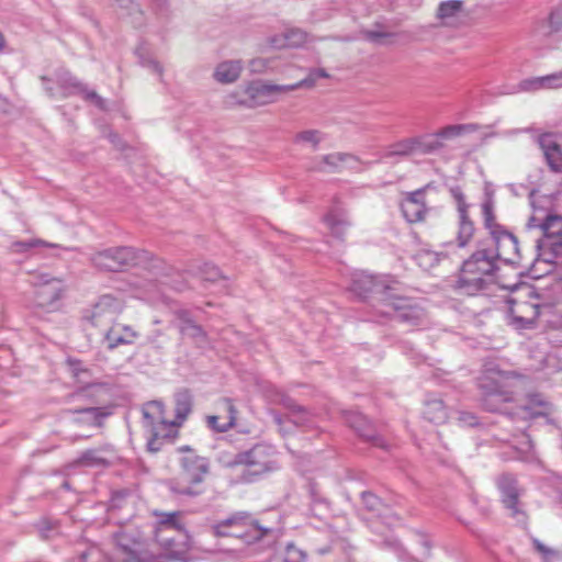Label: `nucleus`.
Instances as JSON below:
<instances>
[{
    "mask_svg": "<svg viewBox=\"0 0 562 562\" xmlns=\"http://www.w3.org/2000/svg\"><path fill=\"white\" fill-rule=\"evenodd\" d=\"M507 323L516 330L533 329L538 322L553 329H562V311L543 302L531 285L519 288L508 301Z\"/></svg>",
    "mask_w": 562,
    "mask_h": 562,
    "instance_id": "obj_1",
    "label": "nucleus"
},
{
    "mask_svg": "<svg viewBox=\"0 0 562 562\" xmlns=\"http://www.w3.org/2000/svg\"><path fill=\"white\" fill-rule=\"evenodd\" d=\"M212 536L216 538H231L238 540L254 551H261L278 538L274 528L260 524L249 512H234L229 516L218 519L210 525Z\"/></svg>",
    "mask_w": 562,
    "mask_h": 562,
    "instance_id": "obj_2",
    "label": "nucleus"
},
{
    "mask_svg": "<svg viewBox=\"0 0 562 562\" xmlns=\"http://www.w3.org/2000/svg\"><path fill=\"white\" fill-rule=\"evenodd\" d=\"M179 458L178 474L168 480L166 486L173 495L194 497L204 492L203 483L210 473V461L207 458L198 454L189 446H181L178 449Z\"/></svg>",
    "mask_w": 562,
    "mask_h": 562,
    "instance_id": "obj_3",
    "label": "nucleus"
},
{
    "mask_svg": "<svg viewBox=\"0 0 562 562\" xmlns=\"http://www.w3.org/2000/svg\"><path fill=\"white\" fill-rule=\"evenodd\" d=\"M497 262L492 248H479L463 261L453 289L462 295L481 294L492 282Z\"/></svg>",
    "mask_w": 562,
    "mask_h": 562,
    "instance_id": "obj_4",
    "label": "nucleus"
},
{
    "mask_svg": "<svg viewBox=\"0 0 562 562\" xmlns=\"http://www.w3.org/2000/svg\"><path fill=\"white\" fill-rule=\"evenodd\" d=\"M228 464L231 467H244L241 480L250 483L280 469V452L271 443L259 442L236 453Z\"/></svg>",
    "mask_w": 562,
    "mask_h": 562,
    "instance_id": "obj_5",
    "label": "nucleus"
},
{
    "mask_svg": "<svg viewBox=\"0 0 562 562\" xmlns=\"http://www.w3.org/2000/svg\"><path fill=\"white\" fill-rule=\"evenodd\" d=\"M536 193L532 192L531 204L533 215L530 217V226L539 227L542 231V238L539 241V248L548 256L544 260L553 262L555 258L562 256V216L546 213L544 210L537 206L535 201Z\"/></svg>",
    "mask_w": 562,
    "mask_h": 562,
    "instance_id": "obj_6",
    "label": "nucleus"
},
{
    "mask_svg": "<svg viewBox=\"0 0 562 562\" xmlns=\"http://www.w3.org/2000/svg\"><path fill=\"white\" fill-rule=\"evenodd\" d=\"M299 85H273L261 81L249 83L244 89V97L235 99L236 94H231L229 103L239 104L247 108L262 106L279 101L281 95L294 91Z\"/></svg>",
    "mask_w": 562,
    "mask_h": 562,
    "instance_id": "obj_7",
    "label": "nucleus"
},
{
    "mask_svg": "<svg viewBox=\"0 0 562 562\" xmlns=\"http://www.w3.org/2000/svg\"><path fill=\"white\" fill-rule=\"evenodd\" d=\"M382 305L376 306V312L382 316L401 323L420 325L425 318V311L412 299L400 296L391 291L385 293Z\"/></svg>",
    "mask_w": 562,
    "mask_h": 562,
    "instance_id": "obj_8",
    "label": "nucleus"
},
{
    "mask_svg": "<svg viewBox=\"0 0 562 562\" xmlns=\"http://www.w3.org/2000/svg\"><path fill=\"white\" fill-rule=\"evenodd\" d=\"M31 284L35 288L33 308L44 312H53L58 307L65 291L60 279L49 277L46 273L34 274Z\"/></svg>",
    "mask_w": 562,
    "mask_h": 562,
    "instance_id": "obj_9",
    "label": "nucleus"
},
{
    "mask_svg": "<svg viewBox=\"0 0 562 562\" xmlns=\"http://www.w3.org/2000/svg\"><path fill=\"white\" fill-rule=\"evenodd\" d=\"M144 426L151 432L147 441V449L150 452L161 450L162 441L168 434H161L160 428H166L167 420L165 418V405L159 401H151L144 405L143 409Z\"/></svg>",
    "mask_w": 562,
    "mask_h": 562,
    "instance_id": "obj_10",
    "label": "nucleus"
},
{
    "mask_svg": "<svg viewBox=\"0 0 562 562\" xmlns=\"http://www.w3.org/2000/svg\"><path fill=\"white\" fill-rule=\"evenodd\" d=\"M138 252L132 247H113L93 254L90 258L94 267L104 271H119L136 265Z\"/></svg>",
    "mask_w": 562,
    "mask_h": 562,
    "instance_id": "obj_11",
    "label": "nucleus"
},
{
    "mask_svg": "<svg viewBox=\"0 0 562 562\" xmlns=\"http://www.w3.org/2000/svg\"><path fill=\"white\" fill-rule=\"evenodd\" d=\"M123 311V304L112 295H102L93 305L87 318L102 330L116 322Z\"/></svg>",
    "mask_w": 562,
    "mask_h": 562,
    "instance_id": "obj_12",
    "label": "nucleus"
},
{
    "mask_svg": "<svg viewBox=\"0 0 562 562\" xmlns=\"http://www.w3.org/2000/svg\"><path fill=\"white\" fill-rule=\"evenodd\" d=\"M452 198L457 202L458 211V229H457V245L459 248L467 247L472 240L475 232L474 223L469 216V204L460 187L450 189Z\"/></svg>",
    "mask_w": 562,
    "mask_h": 562,
    "instance_id": "obj_13",
    "label": "nucleus"
},
{
    "mask_svg": "<svg viewBox=\"0 0 562 562\" xmlns=\"http://www.w3.org/2000/svg\"><path fill=\"white\" fill-rule=\"evenodd\" d=\"M429 188L430 184H426L413 192L405 193L401 202V211L408 223L414 224L425 221L430 210L425 202V193Z\"/></svg>",
    "mask_w": 562,
    "mask_h": 562,
    "instance_id": "obj_14",
    "label": "nucleus"
},
{
    "mask_svg": "<svg viewBox=\"0 0 562 562\" xmlns=\"http://www.w3.org/2000/svg\"><path fill=\"white\" fill-rule=\"evenodd\" d=\"M494 248V259L503 260L506 263L517 265L520 259L518 239L515 235L503 229L492 236Z\"/></svg>",
    "mask_w": 562,
    "mask_h": 562,
    "instance_id": "obj_15",
    "label": "nucleus"
},
{
    "mask_svg": "<svg viewBox=\"0 0 562 562\" xmlns=\"http://www.w3.org/2000/svg\"><path fill=\"white\" fill-rule=\"evenodd\" d=\"M357 162L355 156L345 153H331L315 157L308 170L326 173L341 172L346 168L352 167Z\"/></svg>",
    "mask_w": 562,
    "mask_h": 562,
    "instance_id": "obj_16",
    "label": "nucleus"
},
{
    "mask_svg": "<svg viewBox=\"0 0 562 562\" xmlns=\"http://www.w3.org/2000/svg\"><path fill=\"white\" fill-rule=\"evenodd\" d=\"M351 290L361 297H364L369 293L379 295V305H382V300L385 297V293L390 294L395 289L376 277L367 272L357 273L352 280Z\"/></svg>",
    "mask_w": 562,
    "mask_h": 562,
    "instance_id": "obj_17",
    "label": "nucleus"
},
{
    "mask_svg": "<svg viewBox=\"0 0 562 562\" xmlns=\"http://www.w3.org/2000/svg\"><path fill=\"white\" fill-rule=\"evenodd\" d=\"M488 376H480L477 385L482 391V407L487 412H501L502 405L513 400L509 392L504 391L502 385L493 381V386L487 385Z\"/></svg>",
    "mask_w": 562,
    "mask_h": 562,
    "instance_id": "obj_18",
    "label": "nucleus"
},
{
    "mask_svg": "<svg viewBox=\"0 0 562 562\" xmlns=\"http://www.w3.org/2000/svg\"><path fill=\"white\" fill-rule=\"evenodd\" d=\"M114 540L117 548L125 555L123 562H147L148 554L144 550L143 543L135 537H132L126 531H121L114 535Z\"/></svg>",
    "mask_w": 562,
    "mask_h": 562,
    "instance_id": "obj_19",
    "label": "nucleus"
},
{
    "mask_svg": "<svg viewBox=\"0 0 562 562\" xmlns=\"http://www.w3.org/2000/svg\"><path fill=\"white\" fill-rule=\"evenodd\" d=\"M102 335L103 340L110 350L122 345H132L138 337V333L131 326L117 322L103 329Z\"/></svg>",
    "mask_w": 562,
    "mask_h": 562,
    "instance_id": "obj_20",
    "label": "nucleus"
},
{
    "mask_svg": "<svg viewBox=\"0 0 562 562\" xmlns=\"http://www.w3.org/2000/svg\"><path fill=\"white\" fill-rule=\"evenodd\" d=\"M498 487L502 494V502L505 507L512 512V516L518 519L519 516L524 517V513L518 507L519 491L516 477L512 474L501 475L498 479Z\"/></svg>",
    "mask_w": 562,
    "mask_h": 562,
    "instance_id": "obj_21",
    "label": "nucleus"
},
{
    "mask_svg": "<svg viewBox=\"0 0 562 562\" xmlns=\"http://www.w3.org/2000/svg\"><path fill=\"white\" fill-rule=\"evenodd\" d=\"M538 144L543 153L547 165L555 173H562V148L551 133L541 134Z\"/></svg>",
    "mask_w": 562,
    "mask_h": 562,
    "instance_id": "obj_22",
    "label": "nucleus"
},
{
    "mask_svg": "<svg viewBox=\"0 0 562 562\" xmlns=\"http://www.w3.org/2000/svg\"><path fill=\"white\" fill-rule=\"evenodd\" d=\"M273 419L279 426L280 432L283 435L289 434L290 429L284 427L285 424H292L294 426L312 428L314 426L312 415L302 406L294 405L291 409V414L283 419L280 415L274 414Z\"/></svg>",
    "mask_w": 562,
    "mask_h": 562,
    "instance_id": "obj_23",
    "label": "nucleus"
},
{
    "mask_svg": "<svg viewBox=\"0 0 562 562\" xmlns=\"http://www.w3.org/2000/svg\"><path fill=\"white\" fill-rule=\"evenodd\" d=\"M443 246L446 250L440 252L429 249H422L418 251L415 256L417 265L423 269H430L438 265L442 257H447L453 254L454 250L460 249L457 245V240L446 243Z\"/></svg>",
    "mask_w": 562,
    "mask_h": 562,
    "instance_id": "obj_24",
    "label": "nucleus"
},
{
    "mask_svg": "<svg viewBox=\"0 0 562 562\" xmlns=\"http://www.w3.org/2000/svg\"><path fill=\"white\" fill-rule=\"evenodd\" d=\"M59 83L65 90V93L80 92L87 100H92L100 109L104 108V101L94 91H88L83 85L69 74H64L59 77Z\"/></svg>",
    "mask_w": 562,
    "mask_h": 562,
    "instance_id": "obj_25",
    "label": "nucleus"
},
{
    "mask_svg": "<svg viewBox=\"0 0 562 562\" xmlns=\"http://www.w3.org/2000/svg\"><path fill=\"white\" fill-rule=\"evenodd\" d=\"M463 15V2L461 0H448L439 4L437 16L445 25H454Z\"/></svg>",
    "mask_w": 562,
    "mask_h": 562,
    "instance_id": "obj_26",
    "label": "nucleus"
},
{
    "mask_svg": "<svg viewBox=\"0 0 562 562\" xmlns=\"http://www.w3.org/2000/svg\"><path fill=\"white\" fill-rule=\"evenodd\" d=\"M551 409V404L538 393L529 394L527 403L522 406V411L531 418L548 416Z\"/></svg>",
    "mask_w": 562,
    "mask_h": 562,
    "instance_id": "obj_27",
    "label": "nucleus"
},
{
    "mask_svg": "<svg viewBox=\"0 0 562 562\" xmlns=\"http://www.w3.org/2000/svg\"><path fill=\"white\" fill-rule=\"evenodd\" d=\"M243 69L240 60H226L217 65L214 78L221 83H232L238 79Z\"/></svg>",
    "mask_w": 562,
    "mask_h": 562,
    "instance_id": "obj_28",
    "label": "nucleus"
},
{
    "mask_svg": "<svg viewBox=\"0 0 562 562\" xmlns=\"http://www.w3.org/2000/svg\"><path fill=\"white\" fill-rule=\"evenodd\" d=\"M424 417L434 424H442L448 418V411L441 398L428 397L425 401Z\"/></svg>",
    "mask_w": 562,
    "mask_h": 562,
    "instance_id": "obj_29",
    "label": "nucleus"
},
{
    "mask_svg": "<svg viewBox=\"0 0 562 562\" xmlns=\"http://www.w3.org/2000/svg\"><path fill=\"white\" fill-rule=\"evenodd\" d=\"M224 404L228 413V418L226 422L220 423V417L216 415H211L206 417L207 427L216 432H226L236 424V408L233 402L226 398L224 400Z\"/></svg>",
    "mask_w": 562,
    "mask_h": 562,
    "instance_id": "obj_30",
    "label": "nucleus"
},
{
    "mask_svg": "<svg viewBox=\"0 0 562 562\" xmlns=\"http://www.w3.org/2000/svg\"><path fill=\"white\" fill-rule=\"evenodd\" d=\"M476 131H479L477 124L462 123L443 126L442 128L438 130L437 133L439 135L440 142L445 144L447 140H451L465 134L474 133Z\"/></svg>",
    "mask_w": 562,
    "mask_h": 562,
    "instance_id": "obj_31",
    "label": "nucleus"
},
{
    "mask_svg": "<svg viewBox=\"0 0 562 562\" xmlns=\"http://www.w3.org/2000/svg\"><path fill=\"white\" fill-rule=\"evenodd\" d=\"M176 316L179 319V329L181 334L192 338H204L205 331L198 325L191 317L188 311L179 310L176 312Z\"/></svg>",
    "mask_w": 562,
    "mask_h": 562,
    "instance_id": "obj_32",
    "label": "nucleus"
},
{
    "mask_svg": "<svg viewBox=\"0 0 562 562\" xmlns=\"http://www.w3.org/2000/svg\"><path fill=\"white\" fill-rule=\"evenodd\" d=\"M307 42V33L300 29H290L284 32L282 38H274L272 45L282 47H300Z\"/></svg>",
    "mask_w": 562,
    "mask_h": 562,
    "instance_id": "obj_33",
    "label": "nucleus"
},
{
    "mask_svg": "<svg viewBox=\"0 0 562 562\" xmlns=\"http://www.w3.org/2000/svg\"><path fill=\"white\" fill-rule=\"evenodd\" d=\"M192 408V398L191 395L186 392H180L176 396V420L173 422H167L168 427H175L177 425H181L183 420L188 417V415L191 413Z\"/></svg>",
    "mask_w": 562,
    "mask_h": 562,
    "instance_id": "obj_34",
    "label": "nucleus"
},
{
    "mask_svg": "<svg viewBox=\"0 0 562 562\" xmlns=\"http://www.w3.org/2000/svg\"><path fill=\"white\" fill-rule=\"evenodd\" d=\"M414 138L417 154H431L443 147L437 132L423 134Z\"/></svg>",
    "mask_w": 562,
    "mask_h": 562,
    "instance_id": "obj_35",
    "label": "nucleus"
},
{
    "mask_svg": "<svg viewBox=\"0 0 562 562\" xmlns=\"http://www.w3.org/2000/svg\"><path fill=\"white\" fill-rule=\"evenodd\" d=\"M416 153L415 138L408 137L391 144L383 154L384 158L407 157Z\"/></svg>",
    "mask_w": 562,
    "mask_h": 562,
    "instance_id": "obj_36",
    "label": "nucleus"
},
{
    "mask_svg": "<svg viewBox=\"0 0 562 562\" xmlns=\"http://www.w3.org/2000/svg\"><path fill=\"white\" fill-rule=\"evenodd\" d=\"M481 207L484 227L490 232L491 236H494L497 233L499 234V232L505 229L502 225H499L496 222L494 212V201L491 196L484 200Z\"/></svg>",
    "mask_w": 562,
    "mask_h": 562,
    "instance_id": "obj_37",
    "label": "nucleus"
},
{
    "mask_svg": "<svg viewBox=\"0 0 562 562\" xmlns=\"http://www.w3.org/2000/svg\"><path fill=\"white\" fill-rule=\"evenodd\" d=\"M346 420L358 432L359 436L368 440L374 439L370 423L361 413L350 412L346 415Z\"/></svg>",
    "mask_w": 562,
    "mask_h": 562,
    "instance_id": "obj_38",
    "label": "nucleus"
},
{
    "mask_svg": "<svg viewBox=\"0 0 562 562\" xmlns=\"http://www.w3.org/2000/svg\"><path fill=\"white\" fill-rule=\"evenodd\" d=\"M325 138L326 135L319 130H305L294 135L293 143L310 146L313 150H316Z\"/></svg>",
    "mask_w": 562,
    "mask_h": 562,
    "instance_id": "obj_39",
    "label": "nucleus"
},
{
    "mask_svg": "<svg viewBox=\"0 0 562 562\" xmlns=\"http://www.w3.org/2000/svg\"><path fill=\"white\" fill-rule=\"evenodd\" d=\"M326 225L336 237L340 238L346 232V228L350 225L346 214L344 212H329L324 218Z\"/></svg>",
    "mask_w": 562,
    "mask_h": 562,
    "instance_id": "obj_40",
    "label": "nucleus"
},
{
    "mask_svg": "<svg viewBox=\"0 0 562 562\" xmlns=\"http://www.w3.org/2000/svg\"><path fill=\"white\" fill-rule=\"evenodd\" d=\"M155 516L157 517V522L160 529H170L176 531H182L184 529L183 524L180 521V512H156Z\"/></svg>",
    "mask_w": 562,
    "mask_h": 562,
    "instance_id": "obj_41",
    "label": "nucleus"
},
{
    "mask_svg": "<svg viewBox=\"0 0 562 562\" xmlns=\"http://www.w3.org/2000/svg\"><path fill=\"white\" fill-rule=\"evenodd\" d=\"M135 54L137 55V57L139 59V64L143 67L148 68L149 70H151L153 72L158 75V77L160 79L162 78V67H161V65L157 60L153 59L148 55V50H147V48H146V46L144 44H140L135 49Z\"/></svg>",
    "mask_w": 562,
    "mask_h": 562,
    "instance_id": "obj_42",
    "label": "nucleus"
},
{
    "mask_svg": "<svg viewBox=\"0 0 562 562\" xmlns=\"http://www.w3.org/2000/svg\"><path fill=\"white\" fill-rule=\"evenodd\" d=\"M541 90H547L544 76L522 79L517 86V91L519 92H537Z\"/></svg>",
    "mask_w": 562,
    "mask_h": 562,
    "instance_id": "obj_43",
    "label": "nucleus"
},
{
    "mask_svg": "<svg viewBox=\"0 0 562 562\" xmlns=\"http://www.w3.org/2000/svg\"><path fill=\"white\" fill-rule=\"evenodd\" d=\"M198 276L201 281L216 282L222 279V273L217 267L211 263H204L199 268Z\"/></svg>",
    "mask_w": 562,
    "mask_h": 562,
    "instance_id": "obj_44",
    "label": "nucleus"
},
{
    "mask_svg": "<svg viewBox=\"0 0 562 562\" xmlns=\"http://www.w3.org/2000/svg\"><path fill=\"white\" fill-rule=\"evenodd\" d=\"M306 553L293 543L285 547L283 562H306Z\"/></svg>",
    "mask_w": 562,
    "mask_h": 562,
    "instance_id": "obj_45",
    "label": "nucleus"
},
{
    "mask_svg": "<svg viewBox=\"0 0 562 562\" xmlns=\"http://www.w3.org/2000/svg\"><path fill=\"white\" fill-rule=\"evenodd\" d=\"M42 245L50 246V247L56 246V245L47 244L42 239H29V240L15 241L12 244L11 247L14 252L24 254V252H27L29 250H31L35 247L42 246Z\"/></svg>",
    "mask_w": 562,
    "mask_h": 562,
    "instance_id": "obj_46",
    "label": "nucleus"
},
{
    "mask_svg": "<svg viewBox=\"0 0 562 562\" xmlns=\"http://www.w3.org/2000/svg\"><path fill=\"white\" fill-rule=\"evenodd\" d=\"M79 460L82 464L90 467L105 464V459L100 456L97 449H88L83 451Z\"/></svg>",
    "mask_w": 562,
    "mask_h": 562,
    "instance_id": "obj_47",
    "label": "nucleus"
},
{
    "mask_svg": "<svg viewBox=\"0 0 562 562\" xmlns=\"http://www.w3.org/2000/svg\"><path fill=\"white\" fill-rule=\"evenodd\" d=\"M328 74L324 69H313L310 71L308 76L304 79L295 82L294 85H299V88H311L315 85V82L321 78H327Z\"/></svg>",
    "mask_w": 562,
    "mask_h": 562,
    "instance_id": "obj_48",
    "label": "nucleus"
},
{
    "mask_svg": "<svg viewBox=\"0 0 562 562\" xmlns=\"http://www.w3.org/2000/svg\"><path fill=\"white\" fill-rule=\"evenodd\" d=\"M269 58L258 57L250 60L249 68L251 72L261 74L273 68Z\"/></svg>",
    "mask_w": 562,
    "mask_h": 562,
    "instance_id": "obj_49",
    "label": "nucleus"
},
{
    "mask_svg": "<svg viewBox=\"0 0 562 562\" xmlns=\"http://www.w3.org/2000/svg\"><path fill=\"white\" fill-rule=\"evenodd\" d=\"M547 90L562 89V70L544 75Z\"/></svg>",
    "mask_w": 562,
    "mask_h": 562,
    "instance_id": "obj_50",
    "label": "nucleus"
},
{
    "mask_svg": "<svg viewBox=\"0 0 562 562\" xmlns=\"http://www.w3.org/2000/svg\"><path fill=\"white\" fill-rule=\"evenodd\" d=\"M361 498H362L363 504L370 510H379L380 505L382 504L381 499L371 492H362Z\"/></svg>",
    "mask_w": 562,
    "mask_h": 562,
    "instance_id": "obj_51",
    "label": "nucleus"
},
{
    "mask_svg": "<svg viewBox=\"0 0 562 562\" xmlns=\"http://www.w3.org/2000/svg\"><path fill=\"white\" fill-rule=\"evenodd\" d=\"M459 422L463 426H470V427L476 426L479 424L477 417L474 414L469 413V412H461L459 415Z\"/></svg>",
    "mask_w": 562,
    "mask_h": 562,
    "instance_id": "obj_52",
    "label": "nucleus"
},
{
    "mask_svg": "<svg viewBox=\"0 0 562 562\" xmlns=\"http://www.w3.org/2000/svg\"><path fill=\"white\" fill-rule=\"evenodd\" d=\"M535 549L543 555L544 559L553 557L555 552L549 548H547L541 541L538 539L532 540Z\"/></svg>",
    "mask_w": 562,
    "mask_h": 562,
    "instance_id": "obj_53",
    "label": "nucleus"
},
{
    "mask_svg": "<svg viewBox=\"0 0 562 562\" xmlns=\"http://www.w3.org/2000/svg\"><path fill=\"white\" fill-rule=\"evenodd\" d=\"M418 542L424 547L425 549V555H429L430 549L432 547L431 540L429 536H427L424 532H417Z\"/></svg>",
    "mask_w": 562,
    "mask_h": 562,
    "instance_id": "obj_54",
    "label": "nucleus"
},
{
    "mask_svg": "<svg viewBox=\"0 0 562 562\" xmlns=\"http://www.w3.org/2000/svg\"><path fill=\"white\" fill-rule=\"evenodd\" d=\"M481 376H488L490 379L487 380V385L491 387L493 386V381H495L498 385H501L499 383V376H501V373L499 372H490V373H484L482 374Z\"/></svg>",
    "mask_w": 562,
    "mask_h": 562,
    "instance_id": "obj_55",
    "label": "nucleus"
},
{
    "mask_svg": "<svg viewBox=\"0 0 562 562\" xmlns=\"http://www.w3.org/2000/svg\"><path fill=\"white\" fill-rule=\"evenodd\" d=\"M383 36H384V34L378 33V32H372V31L366 32V37L371 42H378V40Z\"/></svg>",
    "mask_w": 562,
    "mask_h": 562,
    "instance_id": "obj_56",
    "label": "nucleus"
},
{
    "mask_svg": "<svg viewBox=\"0 0 562 562\" xmlns=\"http://www.w3.org/2000/svg\"><path fill=\"white\" fill-rule=\"evenodd\" d=\"M75 412L76 413H87L93 417H97L99 415V408H97V407L81 408V409H76Z\"/></svg>",
    "mask_w": 562,
    "mask_h": 562,
    "instance_id": "obj_57",
    "label": "nucleus"
},
{
    "mask_svg": "<svg viewBox=\"0 0 562 562\" xmlns=\"http://www.w3.org/2000/svg\"><path fill=\"white\" fill-rule=\"evenodd\" d=\"M160 335H161V331L160 330H156L153 335L147 337V342L153 345V346H157V339H158V337Z\"/></svg>",
    "mask_w": 562,
    "mask_h": 562,
    "instance_id": "obj_58",
    "label": "nucleus"
},
{
    "mask_svg": "<svg viewBox=\"0 0 562 562\" xmlns=\"http://www.w3.org/2000/svg\"><path fill=\"white\" fill-rule=\"evenodd\" d=\"M390 544V547L393 548V550L395 552H402V546L397 542V541H393V542H387Z\"/></svg>",
    "mask_w": 562,
    "mask_h": 562,
    "instance_id": "obj_59",
    "label": "nucleus"
},
{
    "mask_svg": "<svg viewBox=\"0 0 562 562\" xmlns=\"http://www.w3.org/2000/svg\"><path fill=\"white\" fill-rule=\"evenodd\" d=\"M120 7L122 8H128L132 3V0H115Z\"/></svg>",
    "mask_w": 562,
    "mask_h": 562,
    "instance_id": "obj_60",
    "label": "nucleus"
},
{
    "mask_svg": "<svg viewBox=\"0 0 562 562\" xmlns=\"http://www.w3.org/2000/svg\"><path fill=\"white\" fill-rule=\"evenodd\" d=\"M5 46V38L3 36V34L0 32V53L3 50Z\"/></svg>",
    "mask_w": 562,
    "mask_h": 562,
    "instance_id": "obj_61",
    "label": "nucleus"
},
{
    "mask_svg": "<svg viewBox=\"0 0 562 562\" xmlns=\"http://www.w3.org/2000/svg\"><path fill=\"white\" fill-rule=\"evenodd\" d=\"M228 555L236 557V550L235 549H226L224 550Z\"/></svg>",
    "mask_w": 562,
    "mask_h": 562,
    "instance_id": "obj_62",
    "label": "nucleus"
},
{
    "mask_svg": "<svg viewBox=\"0 0 562 562\" xmlns=\"http://www.w3.org/2000/svg\"><path fill=\"white\" fill-rule=\"evenodd\" d=\"M116 139H117V135L110 134V140H111L113 144H116Z\"/></svg>",
    "mask_w": 562,
    "mask_h": 562,
    "instance_id": "obj_63",
    "label": "nucleus"
},
{
    "mask_svg": "<svg viewBox=\"0 0 562 562\" xmlns=\"http://www.w3.org/2000/svg\"><path fill=\"white\" fill-rule=\"evenodd\" d=\"M89 553H90V552L82 553V554H81V559H82V560H86V559H87V555H88Z\"/></svg>",
    "mask_w": 562,
    "mask_h": 562,
    "instance_id": "obj_64",
    "label": "nucleus"
}]
</instances>
